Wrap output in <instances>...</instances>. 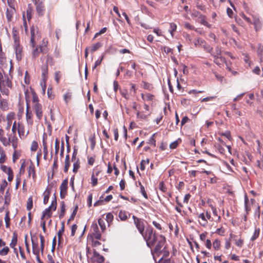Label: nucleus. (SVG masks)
Here are the masks:
<instances>
[{"label": "nucleus", "instance_id": "cd10ccee", "mask_svg": "<svg viewBox=\"0 0 263 263\" xmlns=\"http://www.w3.org/2000/svg\"><path fill=\"white\" fill-rule=\"evenodd\" d=\"M51 188L47 187L44 192L43 193V203L44 204H46L49 200V197L51 194Z\"/></svg>", "mask_w": 263, "mask_h": 263}, {"label": "nucleus", "instance_id": "dca6fc26", "mask_svg": "<svg viewBox=\"0 0 263 263\" xmlns=\"http://www.w3.org/2000/svg\"><path fill=\"white\" fill-rule=\"evenodd\" d=\"M12 86V82L10 79H7V81L4 84H0V91L3 95L8 96L9 94V90L5 87L7 86L9 88H11Z\"/></svg>", "mask_w": 263, "mask_h": 263}, {"label": "nucleus", "instance_id": "412c9836", "mask_svg": "<svg viewBox=\"0 0 263 263\" xmlns=\"http://www.w3.org/2000/svg\"><path fill=\"white\" fill-rule=\"evenodd\" d=\"M1 170L8 175V180L11 181L13 178V173L12 170L10 167L2 165L1 167Z\"/></svg>", "mask_w": 263, "mask_h": 263}, {"label": "nucleus", "instance_id": "4c0bfd02", "mask_svg": "<svg viewBox=\"0 0 263 263\" xmlns=\"http://www.w3.org/2000/svg\"><path fill=\"white\" fill-rule=\"evenodd\" d=\"M70 166V157L69 155H67L65 157L64 162V172L67 173L69 170Z\"/></svg>", "mask_w": 263, "mask_h": 263}, {"label": "nucleus", "instance_id": "6e6d98bb", "mask_svg": "<svg viewBox=\"0 0 263 263\" xmlns=\"http://www.w3.org/2000/svg\"><path fill=\"white\" fill-rule=\"evenodd\" d=\"M234 242L236 246L239 248H241L244 243V240L243 239L239 238L238 239H235Z\"/></svg>", "mask_w": 263, "mask_h": 263}, {"label": "nucleus", "instance_id": "a211bd4d", "mask_svg": "<svg viewBox=\"0 0 263 263\" xmlns=\"http://www.w3.org/2000/svg\"><path fill=\"white\" fill-rule=\"evenodd\" d=\"M137 106H138V104H137V103L136 102H134L133 103L132 108L134 110H135L136 111L137 118L138 119H144V120L146 119L147 118V117L150 115L151 113L149 112L148 114V115H145L143 113V112H140L138 110Z\"/></svg>", "mask_w": 263, "mask_h": 263}, {"label": "nucleus", "instance_id": "c9c22d12", "mask_svg": "<svg viewBox=\"0 0 263 263\" xmlns=\"http://www.w3.org/2000/svg\"><path fill=\"white\" fill-rule=\"evenodd\" d=\"M23 24L21 26L22 31V32L24 31L25 32V33L27 34L28 33V26H27V21L26 20L25 14L24 13L23 14Z\"/></svg>", "mask_w": 263, "mask_h": 263}, {"label": "nucleus", "instance_id": "9b49d317", "mask_svg": "<svg viewBox=\"0 0 263 263\" xmlns=\"http://www.w3.org/2000/svg\"><path fill=\"white\" fill-rule=\"evenodd\" d=\"M134 223L140 234L142 235L145 232V225L144 220L133 215L132 217Z\"/></svg>", "mask_w": 263, "mask_h": 263}, {"label": "nucleus", "instance_id": "c756f323", "mask_svg": "<svg viewBox=\"0 0 263 263\" xmlns=\"http://www.w3.org/2000/svg\"><path fill=\"white\" fill-rule=\"evenodd\" d=\"M29 177L32 176L33 179L36 178L35 168L34 164L31 162L28 168Z\"/></svg>", "mask_w": 263, "mask_h": 263}, {"label": "nucleus", "instance_id": "9d476101", "mask_svg": "<svg viewBox=\"0 0 263 263\" xmlns=\"http://www.w3.org/2000/svg\"><path fill=\"white\" fill-rule=\"evenodd\" d=\"M35 6V9L37 14L39 16H42L45 14V6L44 5V0H32Z\"/></svg>", "mask_w": 263, "mask_h": 263}, {"label": "nucleus", "instance_id": "58836bf2", "mask_svg": "<svg viewBox=\"0 0 263 263\" xmlns=\"http://www.w3.org/2000/svg\"><path fill=\"white\" fill-rule=\"evenodd\" d=\"M194 43L195 47H196L199 46H203L205 48V41L201 38H197L195 39V41L194 42Z\"/></svg>", "mask_w": 263, "mask_h": 263}, {"label": "nucleus", "instance_id": "2f4dec72", "mask_svg": "<svg viewBox=\"0 0 263 263\" xmlns=\"http://www.w3.org/2000/svg\"><path fill=\"white\" fill-rule=\"evenodd\" d=\"M18 139L16 135H13L9 137L10 144H11L14 149H16L17 147Z\"/></svg>", "mask_w": 263, "mask_h": 263}, {"label": "nucleus", "instance_id": "20e7f679", "mask_svg": "<svg viewBox=\"0 0 263 263\" xmlns=\"http://www.w3.org/2000/svg\"><path fill=\"white\" fill-rule=\"evenodd\" d=\"M48 41L46 39H43L42 43L39 46L35 45L34 47H31L32 49V58L35 59L39 56L40 53L43 54L47 53L49 51V48L48 47Z\"/></svg>", "mask_w": 263, "mask_h": 263}, {"label": "nucleus", "instance_id": "8fccbe9b", "mask_svg": "<svg viewBox=\"0 0 263 263\" xmlns=\"http://www.w3.org/2000/svg\"><path fill=\"white\" fill-rule=\"evenodd\" d=\"M98 224H99L102 232L106 230L105 223L102 218H99Z\"/></svg>", "mask_w": 263, "mask_h": 263}, {"label": "nucleus", "instance_id": "f257e3e1", "mask_svg": "<svg viewBox=\"0 0 263 263\" xmlns=\"http://www.w3.org/2000/svg\"><path fill=\"white\" fill-rule=\"evenodd\" d=\"M166 242L165 237L160 235L159 239L157 240L155 247L151 250L153 257L155 262H157V258L163 255L164 257H168L170 255V251L167 247L164 245Z\"/></svg>", "mask_w": 263, "mask_h": 263}, {"label": "nucleus", "instance_id": "f03ea898", "mask_svg": "<svg viewBox=\"0 0 263 263\" xmlns=\"http://www.w3.org/2000/svg\"><path fill=\"white\" fill-rule=\"evenodd\" d=\"M142 236L146 241L147 246L151 248L156 243L157 240L159 239L160 235L154 232L152 227H148L146 229L144 233Z\"/></svg>", "mask_w": 263, "mask_h": 263}, {"label": "nucleus", "instance_id": "c03bdc74", "mask_svg": "<svg viewBox=\"0 0 263 263\" xmlns=\"http://www.w3.org/2000/svg\"><path fill=\"white\" fill-rule=\"evenodd\" d=\"M212 211L214 216L217 217V219L215 220L217 222H220L221 220V217L218 215V212L216 208L214 206H211Z\"/></svg>", "mask_w": 263, "mask_h": 263}, {"label": "nucleus", "instance_id": "0e129e2a", "mask_svg": "<svg viewBox=\"0 0 263 263\" xmlns=\"http://www.w3.org/2000/svg\"><path fill=\"white\" fill-rule=\"evenodd\" d=\"M225 232H226V230L222 227L217 229V230H216V232H215V233L216 234H217L220 236H224Z\"/></svg>", "mask_w": 263, "mask_h": 263}, {"label": "nucleus", "instance_id": "680f3d73", "mask_svg": "<svg viewBox=\"0 0 263 263\" xmlns=\"http://www.w3.org/2000/svg\"><path fill=\"white\" fill-rule=\"evenodd\" d=\"M48 97L50 100H53L54 98V95L53 93L52 88L51 87H48L47 90Z\"/></svg>", "mask_w": 263, "mask_h": 263}, {"label": "nucleus", "instance_id": "603ef678", "mask_svg": "<svg viewBox=\"0 0 263 263\" xmlns=\"http://www.w3.org/2000/svg\"><path fill=\"white\" fill-rule=\"evenodd\" d=\"M177 29V25L174 23H171L170 24V29H169V32L171 33L172 36L174 35V32L176 31Z\"/></svg>", "mask_w": 263, "mask_h": 263}, {"label": "nucleus", "instance_id": "f8f14e48", "mask_svg": "<svg viewBox=\"0 0 263 263\" xmlns=\"http://www.w3.org/2000/svg\"><path fill=\"white\" fill-rule=\"evenodd\" d=\"M94 237L96 239H101V234L99 230V227L97 223H92L91 226L90 233L88 238Z\"/></svg>", "mask_w": 263, "mask_h": 263}, {"label": "nucleus", "instance_id": "69168bd1", "mask_svg": "<svg viewBox=\"0 0 263 263\" xmlns=\"http://www.w3.org/2000/svg\"><path fill=\"white\" fill-rule=\"evenodd\" d=\"M0 141L5 146L10 145L9 138H8V140H7L5 137H4L0 139Z\"/></svg>", "mask_w": 263, "mask_h": 263}, {"label": "nucleus", "instance_id": "37998d69", "mask_svg": "<svg viewBox=\"0 0 263 263\" xmlns=\"http://www.w3.org/2000/svg\"><path fill=\"white\" fill-rule=\"evenodd\" d=\"M17 234L15 233H14L13 235V236H12L11 241L10 243V247L12 248H14L17 244Z\"/></svg>", "mask_w": 263, "mask_h": 263}, {"label": "nucleus", "instance_id": "72a5a7b5", "mask_svg": "<svg viewBox=\"0 0 263 263\" xmlns=\"http://www.w3.org/2000/svg\"><path fill=\"white\" fill-rule=\"evenodd\" d=\"M141 98L144 101H152L154 99L155 96L152 94L145 93L141 94Z\"/></svg>", "mask_w": 263, "mask_h": 263}, {"label": "nucleus", "instance_id": "3c124183", "mask_svg": "<svg viewBox=\"0 0 263 263\" xmlns=\"http://www.w3.org/2000/svg\"><path fill=\"white\" fill-rule=\"evenodd\" d=\"M114 220V216L111 213H108L106 215V220L107 221L108 226H110L111 223Z\"/></svg>", "mask_w": 263, "mask_h": 263}, {"label": "nucleus", "instance_id": "864d4df0", "mask_svg": "<svg viewBox=\"0 0 263 263\" xmlns=\"http://www.w3.org/2000/svg\"><path fill=\"white\" fill-rule=\"evenodd\" d=\"M11 200V196L10 194L8 191H7L6 192L5 195V204L6 205H9Z\"/></svg>", "mask_w": 263, "mask_h": 263}, {"label": "nucleus", "instance_id": "393cba45", "mask_svg": "<svg viewBox=\"0 0 263 263\" xmlns=\"http://www.w3.org/2000/svg\"><path fill=\"white\" fill-rule=\"evenodd\" d=\"M15 114L14 112H10L6 116L7 120V129H9L12 122V120L15 118Z\"/></svg>", "mask_w": 263, "mask_h": 263}, {"label": "nucleus", "instance_id": "e2e57ef3", "mask_svg": "<svg viewBox=\"0 0 263 263\" xmlns=\"http://www.w3.org/2000/svg\"><path fill=\"white\" fill-rule=\"evenodd\" d=\"M149 162V160L147 159L146 160H142L140 163V169L142 171H144L145 168V164H148Z\"/></svg>", "mask_w": 263, "mask_h": 263}, {"label": "nucleus", "instance_id": "5fc2aeb1", "mask_svg": "<svg viewBox=\"0 0 263 263\" xmlns=\"http://www.w3.org/2000/svg\"><path fill=\"white\" fill-rule=\"evenodd\" d=\"M78 206L77 205L75 208H74V209L73 210V212L71 214V216H70L68 220V223L71 221V220H73L77 214V213L78 212Z\"/></svg>", "mask_w": 263, "mask_h": 263}, {"label": "nucleus", "instance_id": "1a4fd4ad", "mask_svg": "<svg viewBox=\"0 0 263 263\" xmlns=\"http://www.w3.org/2000/svg\"><path fill=\"white\" fill-rule=\"evenodd\" d=\"M26 94L27 91L25 92V99L27 103L26 109V120L28 125L30 126L31 127L33 124V115L32 111L30 110V105L28 103L29 99L27 98Z\"/></svg>", "mask_w": 263, "mask_h": 263}, {"label": "nucleus", "instance_id": "f704fd0d", "mask_svg": "<svg viewBox=\"0 0 263 263\" xmlns=\"http://www.w3.org/2000/svg\"><path fill=\"white\" fill-rule=\"evenodd\" d=\"M65 230L64 222H62V226L61 229L58 232V241L59 244H60L63 240L62 235L64 233Z\"/></svg>", "mask_w": 263, "mask_h": 263}, {"label": "nucleus", "instance_id": "39448f33", "mask_svg": "<svg viewBox=\"0 0 263 263\" xmlns=\"http://www.w3.org/2000/svg\"><path fill=\"white\" fill-rule=\"evenodd\" d=\"M41 38V34L39 32V29L36 26L32 25L30 27V39L29 45L34 47L36 45L37 42Z\"/></svg>", "mask_w": 263, "mask_h": 263}, {"label": "nucleus", "instance_id": "13d9d810", "mask_svg": "<svg viewBox=\"0 0 263 263\" xmlns=\"http://www.w3.org/2000/svg\"><path fill=\"white\" fill-rule=\"evenodd\" d=\"M33 207V200L31 197L28 199L27 202V209L30 211Z\"/></svg>", "mask_w": 263, "mask_h": 263}, {"label": "nucleus", "instance_id": "473e14b6", "mask_svg": "<svg viewBox=\"0 0 263 263\" xmlns=\"http://www.w3.org/2000/svg\"><path fill=\"white\" fill-rule=\"evenodd\" d=\"M129 216L130 214L128 212L124 210H120L119 213V217L122 221L126 220Z\"/></svg>", "mask_w": 263, "mask_h": 263}, {"label": "nucleus", "instance_id": "423d86ee", "mask_svg": "<svg viewBox=\"0 0 263 263\" xmlns=\"http://www.w3.org/2000/svg\"><path fill=\"white\" fill-rule=\"evenodd\" d=\"M103 169L100 165H97L92 170L91 174L90 183L92 187H95L98 184V177L102 173Z\"/></svg>", "mask_w": 263, "mask_h": 263}, {"label": "nucleus", "instance_id": "bf43d9fd", "mask_svg": "<svg viewBox=\"0 0 263 263\" xmlns=\"http://www.w3.org/2000/svg\"><path fill=\"white\" fill-rule=\"evenodd\" d=\"M142 86L143 88L147 90H151L153 87L152 84L146 82H142Z\"/></svg>", "mask_w": 263, "mask_h": 263}, {"label": "nucleus", "instance_id": "4468645a", "mask_svg": "<svg viewBox=\"0 0 263 263\" xmlns=\"http://www.w3.org/2000/svg\"><path fill=\"white\" fill-rule=\"evenodd\" d=\"M214 62V63L218 65L219 67H221L222 65H223L224 63L226 64V65L227 66V68L230 71H232L231 68L230 67L231 63L230 62H227L226 61V59L224 58L221 57V56H217L215 57Z\"/></svg>", "mask_w": 263, "mask_h": 263}, {"label": "nucleus", "instance_id": "b1692460", "mask_svg": "<svg viewBox=\"0 0 263 263\" xmlns=\"http://www.w3.org/2000/svg\"><path fill=\"white\" fill-rule=\"evenodd\" d=\"M9 109L8 100L3 99L0 94V109L3 111H7Z\"/></svg>", "mask_w": 263, "mask_h": 263}, {"label": "nucleus", "instance_id": "2eb2a0df", "mask_svg": "<svg viewBox=\"0 0 263 263\" xmlns=\"http://www.w3.org/2000/svg\"><path fill=\"white\" fill-rule=\"evenodd\" d=\"M68 183V179L66 178L62 181L60 185V197L61 199L65 198L67 194Z\"/></svg>", "mask_w": 263, "mask_h": 263}, {"label": "nucleus", "instance_id": "a18cd8bd", "mask_svg": "<svg viewBox=\"0 0 263 263\" xmlns=\"http://www.w3.org/2000/svg\"><path fill=\"white\" fill-rule=\"evenodd\" d=\"M64 100L66 104H68L72 98V93L70 91H67L63 96Z\"/></svg>", "mask_w": 263, "mask_h": 263}, {"label": "nucleus", "instance_id": "6e6552de", "mask_svg": "<svg viewBox=\"0 0 263 263\" xmlns=\"http://www.w3.org/2000/svg\"><path fill=\"white\" fill-rule=\"evenodd\" d=\"M198 222L200 225L203 227H206L208 224V220L212 222L214 220L210 213L207 211L198 215Z\"/></svg>", "mask_w": 263, "mask_h": 263}, {"label": "nucleus", "instance_id": "ddd939ff", "mask_svg": "<svg viewBox=\"0 0 263 263\" xmlns=\"http://www.w3.org/2000/svg\"><path fill=\"white\" fill-rule=\"evenodd\" d=\"M105 261L103 256L100 255L96 250L93 252V255L88 261V263H103Z\"/></svg>", "mask_w": 263, "mask_h": 263}, {"label": "nucleus", "instance_id": "7ed1b4c3", "mask_svg": "<svg viewBox=\"0 0 263 263\" xmlns=\"http://www.w3.org/2000/svg\"><path fill=\"white\" fill-rule=\"evenodd\" d=\"M32 109L34 111L36 118L39 120H41L43 117V106L40 102L38 96L34 91H32Z\"/></svg>", "mask_w": 263, "mask_h": 263}, {"label": "nucleus", "instance_id": "a19ab883", "mask_svg": "<svg viewBox=\"0 0 263 263\" xmlns=\"http://www.w3.org/2000/svg\"><path fill=\"white\" fill-rule=\"evenodd\" d=\"M80 167V162L79 159H77L76 161H74L73 164V172L74 173H77Z\"/></svg>", "mask_w": 263, "mask_h": 263}, {"label": "nucleus", "instance_id": "aec40b11", "mask_svg": "<svg viewBox=\"0 0 263 263\" xmlns=\"http://www.w3.org/2000/svg\"><path fill=\"white\" fill-rule=\"evenodd\" d=\"M12 39L13 40V45H16L20 44V37L19 36V31L18 29L13 27L12 29Z\"/></svg>", "mask_w": 263, "mask_h": 263}, {"label": "nucleus", "instance_id": "ea45409f", "mask_svg": "<svg viewBox=\"0 0 263 263\" xmlns=\"http://www.w3.org/2000/svg\"><path fill=\"white\" fill-rule=\"evenodd\" d=\"M213 248L214 250L218 251L221 248V241L218 239H215L213 242Z\"/></svg>", "mask_w": 263, "mask_h": 263}, {"label": "nucleus", "instance_id": "052dcab7", "mask_svg": "<svg viewBox=\"0 0 263 263\" xmlns=\"http://www.w3.org/2000/svg\"><path fill=\"white\" fill-rule=\"evenodd\" d=\"M221 53V50L220 47L219 46H217L215 48V52L212 54V56L213 57H217V56H220Z\"/></svg>", "mask_w": 263, "mask_h": 263}, {"label": "nucleus", "instance_id": "e433bc0d", "mask_svg": "<svg viewBox=\"0 0 263 263\" xmlns=\"http://www.w3.org/2000/svg\"><path fill=\"white\" fill-rule=\"evenodd\" d=\"M102 46V43L98 42L95 44L92 45L91 46L88 47L89 51L91 53L97 51L99 48Z\"/></svg>", "mask_w": 263, "mask_h": 263}, {"label": "nucleus", "instance_id": "a878e982", "mask_svg": "<svg viewBox=\"0 0 263 263\" xmlns=\"http://www.w3.org/2000/svg\"><path fill=\"white\" fill-rule=\"evenodd\" d=\"M251 24L254 25V29L256 32L260 30L262 24L260 19L258 17L253 16V22Z\"/></svg>", "mask_w": 263, "mask_h": 263}, {"label": "nucleus", "instance_id": "0eeeda50", "mask_svg": "<svg viewBox=\"0 0 263 263\" xmlns=\"http://www.w3.org/2000/svg\"><path fill=\"white\" fill-rule=\"evenodd\" d=\"M57 202L56 197L54 195V199L52 200L50 205L42 213L41 219L43 220L44 218H49L52 216V212L55 211L57 209Z\"/></svg>", "mask_w": 263, "mask_h": 263}, {"label": "nucleus", "instance_id": "338daca9", "mask_svg": "<svg viewBox=\"0 0 263 263\" xmlns=\"http://www.w3.org/2000/svg\"><path fill=\"white\" fill-rule=\"evenodd\" d=\"M46 63L50 65H53L54 64L53 58L49 54L46 55Z\"/></svg>", "mask_w": 263, "mask_h": 263}, {"label": "nucleus", "instance_id": "49530a36", "mask_svg": "<svg viewBox=\"0 0 263 263\" xmlns=\"http://www.w3.org/2000/svg\"><path fill=\"white\" fill-rule=\"evenodd\" d=\"M60 213L59 215V217L62 218L64 217L65 213V204L64 201H62L61 203L60 207Z\"/></svg>", "mask_w": 263, "mask_h": 263}, {"label": "nucleus", "instance_id": "5701e85b", "mask_svg": "<svg viewBox=\"0 0 263 263\" xmlns=\"http://www.w3.org/2000/svg\"><path fill=\"white\" fill-rule=\"evenodd\" d=\"M32 243V249H33V252L34 254L37 255V260L39 263H43L41 259H40V257L39 256V250L38 249V244H37V239L36 238V242H35L34 239L33 238H32L31 239Z\"/></svg>", "mask_w": 263, "mask_h": 263}, {"label": "nucleus", "instance_id": "4d7b16f0", "mask_svg": "<svg viewBox=\"0 0 263 263\" xmlns=\"http://www.w3.org/2000/svg\"><path fill=\"white\" fill-rule=\"evenodd\" d=\"M159 189L163 193H166L167 191V187L163 181H161L159 183Z\"/></svg>", "mask_w": 263, "mask_h": 263}, {"label": "nucleus", "instance_id": "c85d7f7f", "mask_svg": "<svg viewBox=\"0 0 263 263\" xmlns=\"http://www.w3.org/2000/svg\"><path fill=\"white\" fill-rule=\"evenodd\" d=\"M252 203H250V201L247 195L245 196V208L247 215H248L251 210Z\"/></svg>", "mask_w": 263, "mask_h": 263}, {"label": "nucleus", "instance_id": "4be33fe9", "mask_svg": "<svg viewBox=\"0 0 263 263\" xmlns=\"http://www.w3.org/2000/svg\"><path fill=\"white\" fill-rule=\"evenodd\" d=\"M17 132L18 135L21 139L26 138L27 135L29 134L28 131L26 134H25V126L22 123L20 122L17 123Z\"/></svg>", "mask_w": 263, "mask_h": 263}, {"label": "nucleus", "instance_id": "de8ad7c7", "mask_svg": "<svg viewBox=\"0 0 263 263\" xmlns=\"http://www.w3.org/2000/svg\"><path fill=\"white\" fill-rule=\"evenodd\" d=\"M89 241H91V245L92 247H97L101 245V243L98 241L99 239L95 240L94 237L88 238Z\"/></svg>", "mask_w": 263, "mask_h": 263}, {"label": "nucleus", "instance_id": "f3484780", "mask_svg": "<svg viewBox=\"0 0 263 263\" xmlns=\"http://www.w3.org/2000/svg\"><path fill=\"white\" fill-rule=\"evenodd\" d=\"M15 51L16 60L21 61L23 57V46L21 44L13 45Z\"/></svg>", "mask_w": 263, "mask_h": 263}, {"label": "nucleus", "instance_id": "79ce46f5", "mask_svg": "<svg viewBox=\"0 0 263 263\" xmlns=\"http://www.w3.org/2000/svg\"><path fill=\"white\" fill-rule=\"evenodd\" d=\"M5 221L6 223V227L7 228H10V212L9 211H7L5 216Z\"/></svg>", "mask_w": 263, "mask_h": 263}, {"label": "nucleus", "instance_id": "7c9ffc66", "mask_svg": "<svg viewBox=\"0 0 263 263\" xmlns=\"http://www.w3.org/2000/svg\"><path fill=\"white\" fill-rule=\"evenodd\" d=\"M198 22L209 28L212 27V25L206 21V16L204 15H200L199 18L198 19Z\"/></svg>", "mask_w": 263, "mask_h": 263}, {"label": "nucleus", "instance_id": "bb28decb", "mask_svg": "<svg viewBox=\"0 0 263 263\" xmlns=\"http://www.w3.org/2000/svg\"><path fill=\"white\" fill-rule=\"evenodd\" d=\"M33 11V8L31 4H29L26 9L25 14L26 20H27L28 22H30L32 18V13Z\"/></svg>", "mask_w": 263, "mask_h": 263}, {"label": "nucleus", "instance_id": "6ab92c4d", "mask_svg": "<svg viewBox=\"0 0 263 263\" xmlns=\"http://www.w3.org/2000/svg\"><path fill=\"white\" fill-rule=\"evenodd\" d=\"M8 4L9 5V8L7 9L6 15L7 17V21L8 22H10L12 21L13 15L15 13V9L14 7L11 5L8 2Z\"/></svg>", "mask_w": 263, "mask_h": 263}, {"label": "nucleus", "instance_id": "774afa93", "mask_svg": "<svg viewBox=\"0 0 263 263\" xmlns=\"http://www.w3.org/2000/svg\"><path fill=\"white\" fill-rule=\"evenodd\" d=\"M9 251V249L8 247H5L0 250V255L5 256L8 254Z\"/></svg>", "mask_w": 263, "mask_h": 263}, {"label": "nucleus", "instance_id": "09e8293b", "mask_svg": "<svg viewBox=\"0 0 263 263\" xmlns=\"http://www.w3.org/2000/svg\"><path fill=\"white\" fill-rule=\"evenodd\" d=\"M260 233V229L256 228L255 231L254 232L253 235L251 238V241H254L256 240L259 236Z\"/></svg>", "mask_w": 263, "mask_h": 263}]
</instances>
